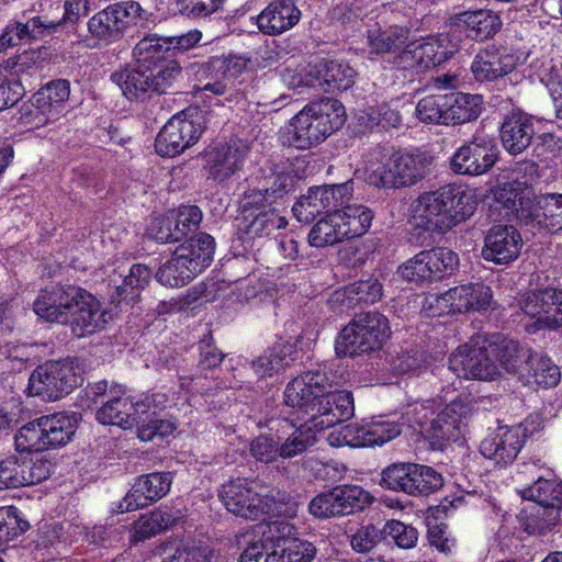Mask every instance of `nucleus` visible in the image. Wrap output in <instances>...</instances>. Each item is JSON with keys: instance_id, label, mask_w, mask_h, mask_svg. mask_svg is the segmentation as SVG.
<instances>
[{"instance_id": "1", "label": "nucleus", "mask_w": 562, "mask_h": 562, "mask_svg": "<svg viewBox=\"0 0 562 562\" xmlns=\"http://www.w3.org/2000/svg\"><path fill=\"white\" fill-rule=\"evenodd\" d=\"M412 207L414 217L426 231L443 233L473 214L476 199L464 186L450 183L422 193Z\"/></svg>"}, {"instance_id": "2", "label": "nucleus", "mask_w": 562, "mask_h": 562, "mask_svg": "<svg viewBox=\"0 0 562 562\" xmlns=\"http://www.w3.org/2000/svg\"><path fill=\"white\" fill-rule=\"evenodd\" d=\"M346 122L344 105L325 98L307 103L290 121L289 144L296 149H310L327 139Z\"/></svg>"}, {"instance_id": "3", "label": "nucleus", "mask_w": 562, "mask_h": 562, "mask_svg": "<svg viewBox=\"0 0 562 562\" xmlns=\"http://www.w3.org/2000/svg\"><path fill=\"white\" fill-rule=\"evenodd\" d=\"M214 249V238L206 233H200L187 239L158 269L157 281L171 288L187 284L210 265Z\"/></svg>"}, {"instance_id": "4", "label": "nucleus", "mask_w": 562, "mask_h": 562, "mask_svg": "<svg viewBox=\"0 0 562 562\" xmlns=\"http://www.w3.org/2000/svg\"><path fill=\"white\" fill-rule=\"evenodd\" d=\"M266 487L257 481L236 479L222 486L220 497L226 509L236 516L256 520L266 514L280 513L277 503H285L288 496L280 492L265 494Z\"/></svg>"}, {"instance_id": "5", "label": "nucleus", "mask_w": 562, "mask_h": 562, "mask_svg": "<svg viewBox=\"0 0 562 562\" xmlns=\"http://www.w3.org/2000/svg\"><path fill=\"white\" fill-rule=\"evenodd\" d=\"M238 232L244 240H255L271 236L288 225L286 218L265 193L247 190L240 201Z\"/></svg>"}, {"instance_id": "6", "label": "nucleus", "mask_w": 562, "mask_h": 562, "mask_svg": "<svg viewBox=\"0 0 562 562\" xmlns=\"http://www.w3.org/2000/svg\"><path fill=\"white\" fill-rule=\"evenodd\" d=\"M390 336L387 318L379 312L360 313L342 328L337 353L359 356L379 350Z\"/></svg>"}, {"instance_id": "7", "label": "nucleus", "mask_w": 562, "mask_h": 562, "mask_svg": "<svg viewBox=\"0 0 562 562\" xmlns=\"http://www.w3.org/2000/svg\"><path fill=\"white\" fill-rule=\"evenodd\" d=\"M181 74L175 59L150 66L143 70L122 69L111 75V80L130 99H138L148 92L166 93Z\"/></svg>"}, {"instance_id": "8", "label": "nucleus", "mask_w": 562, "mask_h": 562, "mask_svg": "<svg viewBox=\"0 0 562 562\" xmlns=\"http://www.w3.org/2000/svg\"><path fill=\"white\" fill-rule=\"evenodd\" d=\"M429 166L430 159L423 153L397 151L369 172L367 181L380 189L412 187L428 175Z\"/></svg>"}, {"instance_id": "9", "label": "nucleus", "mask_w": 562, "mask_h": 562, "mask_svg": "<svg viewBox=\"0 0 562 562\" xmlns=\"http://www.w3.org/2000/svg\"><path fill=\"white\" fill-rule=\"evenodd\" d=\"M255 542L240 554L238 562H312L315 546L304 539L273 535Z\"/></svg>"}, {"instance_id": "10", "label": "nucleus", "mask_w": 562, "mask_h": 562, "mask_svg": "<svg viewBox=\"0 0 562 562\" xmlns=\"http://www.w3.org/2000/svg\"><path fill=\"white\" fill-rule=\"evenodd\" d=\"M81 382L72 362L47 361L38 366L30 375V395L44 401H57L69 394Z\"/></svg>"}, {"instance_id": "11", "label": "nucleus", "mask_w": 562, "mask_h": 562, "mask_svg": "<svg viewBox=\"0 0 562 562\" xmlns=\"http://www.w3.org/2000/svg\"><path fill=\"white\" fill-rule=\"evenodd\" d=\"M143 9L136 1H121L94 13L87 22L89 38L98 45L120 41L132 21L140 16Z\"/></svg>"}, {"instance_id": "12", "label": "nucleus", "mask_w": 562, "mask_h": 562, "mask_svg": "<svg viewBox=\"0 0 562 562\" xmlns=\"http://www.w3.org/2000/svg\"><path fill=\"white\" fill-rule=\"evenodd\" d=\"M497 158L498 148L495 139L483 131H476L472 138L453 154L450 167L459 175L480 176L491 170Z\"/></svg>"}, {"instance_id": "13", "label": "nucleus", "mask_w": 562, "mask_h": 562, "mask_svg": "<svg viewBox=\"0 0 562 562\" xmlns=\"http://www.w3.org/2000/svg\"><path fill=\"white\" fill-rule=\"evenodd\" d=\"M457 52L447 35L429 36L423 42H412L397 55L396 67L425 71L447 61Z\"/></svg>"}, {"instance_id": "14", "label": "nucleus", "mask_w": 562, "mask_h": 562, "mask_svg": "<svg viewBox=\"0 0 562 562\" xmlns=\"http://www.w3.org/2000/svg\"><path fill=\"white\" fill-rule=\"evenodd\" d=\"M449 369L459 378L494 380L498 375L493 345L477 346L464 344L449 357Z\"/></svg>"}, {"instance_id": "15", "label": "nucleus", "mask_w": 562, "mask_h": 562, "mask_svg": "<svg viewBox=\"0 0 562 562\" xmlns=\"http://www.w3.org/2000/svg\"><path fill=\"white\" fill-rule=\"evenodd\" d=\"M428 301L438 315L481 311L490 306L492 290L483 283L462 284L440 295H431Z\"/></svg>"}, {"instance_id": "16", "label": "nucleus", "mask_w": 562, "mask_h": 562, "mask_svg": "<svg viewBox=\"0 0 562 562\" xmlns=\"http://www.w3.org/2000/svg\"><path fill=\"white\" fill-rule=\"evenodd\" d=\"M458 265V256L448 248L437 247L423 250L400 267L401 274L408 281H431L441 279Z\"/></svg>"}, {"instance_id": "17", "label": "nucleus", "mask_w": 562, "mask_h": 562, "mask_svg": "<svg viewBox=\"0 0 562 562\" xmlns=\"http://www.w3.org/2000/svg\"><path fill=\"white\" fill-rule=\"evenodd\" d=\"M50 468L42 458L9 456L0 461V491L41 483L50 475Z\"/></svg>"}, {"instance_id": "18", "label": "nucleus", "mask_w": 562, "mask_h": 562, "mask_svg": "<svg viewBox=\"0 0 562 562\" xmlns=\"http://www.w3.org/2000/svg\"><path fill=\"white\" fill-rule=\"evenodd\" d=\"M519 476L531 480L530 484L518 491L522 499L562 508V481L550 469L536 463L525 464Z\"/></svg>"}, {"instance_id": "19", "label": "nucleus", "mask_w": 562, "mask_h": 562, "mask_svg": "<svg viewBox=\"0 0 562 562\" xmlns=\"http://www.w3.org/2000/svg\"><path fill=\"white\" fill-rule=\"evenodd\" d=\"M201 123L188 120L184 115L172 116L158 133L155 140L160 156L173 157L192 146L202 135Z\"/></svg>"}, {"instance_id": "20", "label": "nucleus", "mask_w": 562, "mask_h": 562, "mask_svg": "<svg viewBox=\"0 0 562 562\" xmlns=\"http://www.w3.org/2000/svg\"><path fill=\"white\" fill-rule=\"evenodd\" d=\"M126 387L119 383H112L109 391V398L103 402L97 411L95 418L103 425H114L122 428H130L139 420V407L149 406V400L133 402L125 396Z\"/></svg>"}, {"instance_id": "21", "label": "nucleus", "mask_w": 562, "mask_h": 562, "mask_svg": "<svg viewBox=\"0 0 562 562\" xmlns=\"http://www.w3.org/2000/svg\"><path fill=\"white\" fill-rule=\"evenodd\" d=\"M322 396L315 402L314 413L310 420L317 430L333 427L353 415V398L348 391L333 390L330 379L327 376V387Z\"/></svg>"}, {"instance_id": "22", "label": "nucleus", "mask_w": 562, "mask_h": 562, "mask_svg": "<svg viewBox=\"0 0 562 562\" xmlns=\"http://www.w3.org/2000/svg\"><path fill=\"white\" fill-rule=\"evenodd\" d=\"M80 286L57 284L42 290L33 303L34 312L49 323H67Z\"/></svg>"}, {"instance_id": "23", "label": "nucleus", "mask_w": 562, "mask_h": 562, "mask_svg": "<svg viewBox=\"0 0 562 562\" xmlns=\"http://www.w3.org/2000/svg\"><path fill=\"white\" fill-rule=\"evenodd\" d=\"M171 483L170 472H153L139 475L120 503V512L137 510L159 501L170 491Z\"/></svg>"}, {"instance_id": "24", "label": "nucleus", "mask_w": 562, "mask_h": 562, "mask_svg": "<svg viewBox=\"0 0 562 562\" xmlns=\"http://www.w3.org/2000/svg\"><path fill=\"white\" fill-rule=\"evenodd\" d=\"M76 301L66 323L71 333L80 338L102 330L108 323L109 314L101 307L97 297L80 288Z\"/></svg>"}, {"instance_id": "25", "label": "nucleus", "mask_w": 562, "mask_h": 562, "mask_svg": "<svg viewBox=\"0 0 562 562\" xmlns=\"http://www.w3.org/2000/svg\"><path fill=\"white\" fill-rule=\"evenodd\" d=\"M327 387V373L324 370H311L294 378L284 390V403L297 407L311 416L314 413L315 402Z\"/></svg>"}, {"instance_id": "26", "label": "nucleus", "mask_w": 562, "mask_h": 562, "mask_svg": "<svg viewBox=\"0 0 562 562\" xmlns=\"http://www.w3.org/2000/svg\"><path fill=\"white\" fill-rule=\"evenodd\" d=\"M521 247L522 238L516 227L495 225L485 235L482 256L487 261L506 265L518 258Z\"/></svg>"}, {"instance_id": "27", "label": "nucleus", "mask_w": 562, "mask_h": 562, "mask_svg": "<svg viewBox=\"0 0 562 562\" xmlns=\"http://www.w3.org/2000/svg\"><path fill=\"white\" fill-rule=\"evenodd\" d=\"M524 437L525 435L519 428L498 427L481 441L480 452L497 465H508L517 458L522 448Z\"/></svg>"}, {"instance_id": "28", "label": "nucleus", "mask_w": 562, "mask_h": 562, "mask_svg": "<svg viewBox=\"0 0 562 562\" xmlns=\"http://www.w3.org/2000/svg\"><path fill=\"white\" fill-rule=\"evenodd\" d=\"M246 154V146L237 143L211 146L204 156L210 178L218 182L227 180L241 169Z\"/></svg>"}, {"instance_id": "29", "label": "nucleus", "mask_w": 562, "mask_h": 562, "mask_svg": "<svg viewBox=\"0 0 562 562\" xmlns=\"http://www.w3.org/2000/svg\"><path fill=\"white\" fill-rule=\"evenodd\" d=\"M516 67V57L494 45L477 53L471 70L477 81H493L512 72Z\"/></svg>"}, {"instance_id": "30", "label": "nucleus", "mask_w": 562, "mask_h": 562, "mask_svg": "<svg viewBox=\"0 0 562 562\" xmlns=\"http://www.w3.org/2000/svg\"><path fill=\"white\" fill-rule=\"evenodd\" d=\"M301 11L293 0H276L257 16L258 29L266 35L282 34L299 23Z\"/></svg>"}, {"instance_id": "31", "label": "nucleus", "mask_w": 562, "mask_h": 562, "mask_svg": "<svg viewBox=\"0 0 562 562\" xmlns=\"http://www.w3.org/2000/svg\"><path fill=\"white\" fill-rule=\"evenodd\" d=\"M499 132L504 148L512 155H518L528 148L535 135L531 117L521 111L508 113Z\"/></svg>"}, {"instance_id": "32", "label": "nucleus", "mask_w": 562, "mask_h": 562, "mask_svg": "<svg viewBox=\"0 0 562 562\" xmlns=\"http://www.w3.org/2000/svg\"><path fill=\"white\" fill-rule=\"evenodd\" d=\"M454 25L460 27L467 37L483 42L492 38L502 27L497 14L490 10L464 11L454 16Z\"/></svg>"}, {"instance_id": "33", "label": "nucleus", "mask_w": 562, "mask_h": 562, "mask_svg": "<svg viewBox=\"0 0 562 562\" xmlns=\"http://www.w3.org/2000/svg\"><path fill=\"white\" fill-rule=\"evenodd\" d=\"M409 35V29L401 25L368 30L369 53L380 56L393 55L395 60L397 55L408 45Z\"/></svg>"}, {"instance_id": "34", "label": "nucleus", "mask_w": 562, "mask_h": 562, "mask_svg": "<svg viewBox=\"0 0 562 562\" xmlns=\"http://www.w3.org/2000/svg\"><path fill=\"white\" fill-rule=\"evenodd\" d=\"M469 407L461 401H452L432 420V435L441 440H458L468 424Z\"/></svg>"}, {"instance_id": "35", "label": "nucleus", "mask_w": 562, "mask_h": 562, "mask_svg": "<svg viewBox=\"0 0 562 562\" xmlns=\"http://www.w3.org/2000/svg\"><path fill=\"white\" fill-rule=\"evenodd\" d=\"M401 419H403V416L394 414L378 416L363 425L358 424L360 446H382L398 437L404 426Z\"/></svg>"}, {"instance_id": "36", "label": "nucleus", "mask_w": 562, "mask_h": 562, "mask_svg": "<svg viewBox=\"0 0 562 562\" xmlns=\"http://www.w3.org/2000/svg\"><path fill=\"white\" fill-rule=\"evenodd\" d=\"M519 521L528 535L546 536L561 525L562 508L535 504L521 510Z\"/></svg>"}, {"instance_id": "37", "label": "nucleus", "mask_w": 562, "mask_h": 562, "mask_svg": "<svg viewBox=\"0 0 562 562\" xmlns=\"http://www.w3.org/2000/svg\"><path fill=\"white\" fill-rule=\"evenodd\" d=\"M482 97L463 92L445 94V114L447 125L464 124L474 121L481 114Z\"/></svg>"}, {"instance_id": "38", "label": "nucleus", "mask_w": 562, "mask_h": 562, "mask_svg": "<svg viewBox=\"0 0 562 562\" xmlns=\"http://www.w3.org/2000/svg\"><path fill=\"white\" fill-rule=\"evenodd\" d=\"M314 74L316 86L324 91L346 90L353 85L355 70L337 60L319 64Z\"/></svg>"}, {"instance_id": "39", "label": "nucleus", "mask_w": 562, "mask_h": 562, "mask_svg": "<svg viewBox=\"0 0 562 562\" xmlns=\"http://www.w3.org/2000/svg\"><path fill=\"white\" fill-rule=\"evenodd\" d=\"M168 38L158 34H146L133 49L136 66L132 70H143L150 66L167 61L170 54Z\"/></svg>"}, {"instance_id": "40", "label": "nucleus", "mask_w": 562, "mask_h": 562, "mask_svg": "<svg viewBox=\"0 0 562 562\" xmlns=\"http://www.w3.org/2000/svg\"><path fill=\"white\" fill-rule=\"evenodd\" d=\"M265 184L261 189H255L260 193H265L269 200L282 196L292 190L294 186V176L290 170V166L284 161L269 160L267 166L262 168Z\"/></svg>"}, {"instance_id": "41", "label": "nucleus", "mask_w": 562, "mask_h": 562, "mask_svg": "<svg viewBox=\"0 0 562 562\" xmlns=\"http://www.w3.org/2000/svg\"><path fill=\"white\" fill-rule=\"evenodd\" d=\"M46 449L67 445L77 429L75 416L67 413H55L42 416Z\"/></svg>"}, {"instance_id": "42", "label": "nucleus", "mask_w": 562, "mask_h": 562, "mask_svg": "<svg viewBox=\"0 0 562 562\" xmlns=\"http://www.w3.org/2000/svg\"><path fill=\"white\" fill-rule=\"evenodd\" d=\"M493 349L495 358L508 373L517 374L520 379L525 376V367L531 360L535 351L520 346L515 340H503L498 345H493Z\"/></svg>"}, {"instance_id": "43", "label": "nucleus", "mask_w": 562, "mask_h": 562, "mask_svg": "<svg viewBox=\"0 0 562 562\" xmlns=\"http://www.w3.org/2000/svg\"><path fill=\"white\" fill-rule=\"evenodd\" d=\"M525 369V376L522 379L528 384L533 383L549 389L557 386L561 380L559 367L550 358L536 351Z\"/></svg>"}, {"instance_id": "44", "label": "nucleus", "mask_w": 562, "mask_h": 562, "mask_svg": "<svg viewBox=\"0 0 562 562\" xmlns=\"http://www.w3.org/2000/svg\"><path fill=\"white\" fill-rule=\"evenodd\" d=\"M337 300H341L347 307L360 304H374L382 296V284L375 278H368L348 284L341 292H336Z\"/></svg>"}, {"instance_id": "45", "label": "nucleus", "mask_w": 562, "mask_h": 562, "mask_svg": "<svg viewBox=\"0 0 562 562\" xmlns=\"http://www.w3.org/2000/svg\"><path fill=\"white\" fill-rule=\"evenodd\" d=\"M335 212L340 217L341 231L347 239L366 234L373 220L372 211L363 205H346Z\"/></svg>"}, {"instance_id": "46", "label": "nucleus", "mask_w": 562, "mask_h": 562, "mask_svg": "<svg viewBox=\"0 0 562 562\" xmlns=\"http://www.w3.org/2000/svg\"><path fill=\"white\" fill-rule=\"evenodd\" d=\"M290 426L294 428L293 431L283 442H279L280 458L282 459H292L305 452L310 447L315 445L316 432L319 431L310 419L299 427L293 424Z\"/></svg>"}, {"instance_id": "47", "label": "nucleus", "mask_w": 562, "mask_h": 562, "mask_svg": "<svg viewBox=\"0 0 562 562\" xmlns=\"http://www.w3.org/2000/svg\"><path fill=\"white\" fill-rule=\"evenodd\" d=\"M540 226L551 233L562 231V194L550 193L541 195L537 202V209L532 217Z\"/></svg>"}, {"instance_id": "48", "label": "nucleus", "mask_w": 562, "mask_h": 562, "mask_svg": "<svg viewBox=\"0 0 562 562\" xmlns=\"http://www.w3.org/2000/svg\"><path fill=\"white\" fill-rule=\"evenodd\" d=\"M177 519L178 517L173 516L171 512L161 508L144 514L133 525L132 541H144L173 526Z\"/></svg>"}, {"instance_id": "49", "label": "nucleus", "mask_w": 562, "mask_h": 562, "mask_svg": "<svg viewBox=\"0 0 562 562\" xmlns=\"http://www.w3.org/2000/svg\"><path fill=\"white\" fill-rule=\"evenodd\" d=\"M345 239L340 226V217L336 212H330L319 220L308 233V243L313 247H326Z\"/></svg>"}, {"instance_id": "50", "label": "nucleus", "mask_w": 562, "mask_h": 562, "mask_svg": "<svg viewBox=\"0 0 562 562\" xmlns=\"http://www.w3.org/2000/svg\"><path fill=\"white\" fill-rule=\"evenodd\" d=\"M551 286L538 288L525 293L518 305L521 312L532 319L531 323H538L540 318L551 316Z\"/></svg>"}, {"instance_id": "51", "label": "nucleus", "mask_w": 562, "mask_h": 562, "mask_svg": "<svg viewBox=\"0 0 562 562\" xmlns=\"http://www.w3.org/2000/svg\"><path fill=\"white\" fill-rule=\"evenodd\" d=\"M495 198L496 202L506 210V215L513 214L520 222L532 223L535 211L528 207L529 201L525 202L522 193L512 184H506L499 189Z\"/></svg>"}, {"instance_id": "52", "label": "nucleus", "mask_w": 562, "mask_h": 562, "mask_svg": "<svg viewBox=\"0 0 562 562\" xmlns=\"http://www.w3.org/2000/svg\"><path fill=\"white\" fill-rule=\"evenodd\" d=\"M324 212L328 214L335 212L339 206L351 198L353 192V182L346 181L339 184H326L312 188Z\"/></svg>"}, {"instance_id": "53", "label": "nucleus", "mask_w": 562, "mask_h": 562, "mask_svg": "<svg viewBox=\"0 0 562 562\" xmlns=\"http://www.w3.org/2000/svg\"><path fill=\"white\" fill-rule=\"evenodd\" d=\"M412 488L411 496H426L437 492L443 485V479L440 473L427 465L412 463L411 469Z\"/></svg>"}, {"instance_id": "54", "label": "nucleus", "mask_w": 562, "mask_h": 562, "mask_svg": "<svg viewBox=\"0 0 562 562\" xmlns=\"http://www.w3.org/2000/svg\"><path fill=\"white\" fill-rule=\"evenodd\" d=\"M9 26L10 32L13 33L18 44H20L31 40H38L45 34H52L59 26V23L42 16H34L26 23L14 22L9 24Z\"/></svg>"}, {"instance_id": "55", "label": "nucleus", "mask_w": 562, "mask_h": 562, "mask_svg": "<svg viewBox=\"0 0 562 562\" xmlns=\"http://www.w3.org/2000/svg\"><path fill=\"white\" fill-rule=\"evenodd\" d=\"M342 516L364 509L372 502L368 492L357 485H339L334 487Z\"/></svg>"}, {"instance_id": "56", "label": "nucleus", "mask_w": 562, "mask_h": 562, "mask_svg": "<svg viewBox=\"0 0 562 562\" xmlns=\"http://www.w3.org/2000/svg\"><path fill=\"white\" fill-rule=\"evenodd\" d=\"M16 450L23 452H38L46 450L44 426L42 417L22 426L15 435Z\"/></svg>"}, {"instance_id": "57", "label": "nucleus", "mask_w": 562, "mask_h": 562, "mask_svg": "<svg viewBox=\"0 0 562 562\" xmlns=\"http://www.w3.org/2000/svg\"><path fill=\"white\" fill-rule=\"evenodd\" d=\"M412 463H393L381 473L380 485L384 488L412 495Z\"/></svg>"}, {"instance_id": "58", "label": "nucleus", "mask_w": 562, "mask_h": 562, "mask_svg": "<svg viewBox=\"0 0 562 562\" xmlns=\"http://www.w3.org/2000/svg\"><path fill=\"white\" fill-rule=\"evenodd\" d=\"M428 363V356L420 346H409L402 349L391 362L397 373H417Z\"/></svg>"}, {"instance_id": "59", "label": "nucleus", "mask_w": 562, "mask_h": 562, "mask_svg": "<svg viewBox=\"0 0 562 562\" xmlns=\"http://www.w3.org/2000/svg\"><path fill=\"white\" fill-rule=\"evenodd\" d=\"M150 276V270L145 265H133L123 283L116 289L120 299L123 301L136 299L139 291L148 284Z\"/></svg>"}, {"instance_id": "60", "label": "nucleus", "mask_w": 562, "mask_h": 562, "mask_svg": "<svg viewBox=\"0 0 562 562\" xmlns=\"http://www.w3.org/2000/svg\"><path fill=\"white\" fill-rule=\"evenodd\" d=\"M29 527V522L19 516L18 508L0 507V546L18 538Z\"/></svg>"}, {"instance_id": "61", "label": "nucleus", "mask_w": 562, "mask_h": 562, "mask_svg": "<svg viewBox=\"0 0 562 562\" xmlns=\"http://www.w3.org/2000/svg\"><path fill=\"white\" fill-rule=\"evenodd\" d=\"M445 112V94L427 95L416 105V115L424 123L447 125Z\"/></svg>"}, {"instance_id": "62", "label": "nucleus", "mask_w": 562, "mask_h": 562, "mask_svg": "<svg viewBox=\"0 0 562 562\" xmlns=\"http://www.w3.org/2000/svg\"><path fill=\"white\" fill-rule=\"evenodd\" d=\"M383 537L390 538L401 549H412L418 541V531L412 525L389 520L383 527Z\"/></svg>"}, {"instance_id": "63", "label": "nucleus", "mask_w": 562, "mask_h": 562, "mask_svg": "<svg viewBox=\"0 0 562 562\" xmlns=\"http://www.w3.org/2000/svg\"><path fill=\"white\" fill-rule=\"evenodd\" d=\"M383 539V528L381 529L373 524H368L357 528L350 536V546L358 553H369Z\"/></svg>"}, {"instance_id": "64", "label": "nucleus", "mask_w": 562, "mask_h": 562, "mask_svg": "<svg viewBox=\"0 0 562 562\" xmlns=\"http://www.w3.org/2000/svg\"><path fill=\"white\" fill-rule=\"evenodd\" d=\"M171 218L175 221L173 232L181 239L198 231L202 221V212L195 205H182Z\"/></svg>"}]
</instances>
